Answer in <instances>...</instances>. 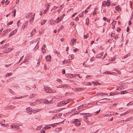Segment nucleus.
<instances>
[{"label": "nucleus", "mask_w": 133, "mask_h": 133, "mask_svg": "<svg viewBox=\"0 0 133 133\" xmlns=\"http://www.w3.org/2000/svg\"><path fill=\"white\" fill-rule=\"evenodd\" d=\"M72 123H74L75 125L77 126H78L81 124V122L78 119H75L72 121Z\"/></svg>", "instance_id": "nucleus-1"}, {"label": "nucleus", "mask_w": 133, "mask_h": 133, "mask_svg": "<svg viewBox=\"0 0 133 133\" xmlns=\"http://www.w3.org/2000/svg\"><path fill=\"white\" fill-rule=\"evenodd\" d=\"M50 88L49 87H45L44 88V90L46 91V93H51L52 92V91H51V90H50Z\"/></svg>", "instance_id": "nucleus-2"}, {"label": "nucleus", "mask_w": 133, "mask_h": 133, "mask_svg": "<svg viewBox=\"0 0 133 133\" xmlns=\"http://www.w3.org/2000/svg\"><path fill=\"white\" fill-rule=\"evenodd\" d=\"M26 112L30 114H31V112H32V110L31 108L29 107L26 108Z\"/></svg>", "instance_id": "nucleus-3"}, {"label": "nucleus", "mask_w": 133, "mask_h": 133, "mask_svg": "<svg viewBox=\"0 0 133 133\" xmlns=\"http://www.w3.org/2000/svg\"><path fill=\"white\" fill-rule=\"evenodd\" d=\"M119 94V92H118L117 91L112 92H111L110 93V96H114L116 95Z\"/></svg>", "instance_id": "nucleus-4"}, {"label": "nucleus", "mask_w": 133, "mask_h": 133, "mask_svg": "<svg viewBox=\"0 0 133 133\" xmlns=\"http://www.w3.org/2000/svg\"><path fill=\"white\" fill-rule=\"evenodd\" d=\"M104 52H102L99 54H97L96 56V57L97 58H99L101 57L103 54Z\"/></svg>", "instance_id": "nucleus-5"}, {"label": "nucleus", "mask_w": 133, "mask_h": 133, "mask_svg": "<svg viewBox=\"0 0 133 133\" xmlns=\"http://www.w3.org/2000/svg\"><path fill=\"white\" fill-rule=\"evenodd\" d=\"M16 30V29L15 30L12 31L11 33H10L9 36V37H10L14 35L17 32V30Z\"/></svg>", "instance_id": "nucleus-6"}, {"label": "nucleus", "mask_w": 133, "mask_h": 133, "mask_svg": "<svg viewBox=\"0 0 133 133\" xmlns=\"http://www.w3.org/2000/svg\"><path fill=\"white\" fill-rule=\"evenodd\" d=\"M28 21H26L25 22H24V23L23 24V26H22V27L23 28V29H24L25 27L26 26L28 25Z\"/></svg>", "instance_id": "nucleus-7"}, {"label": "nucleus", "mask_w": 133, "mask_h": 133, "mask_svg": "<svg viewBox=\"0 0 133 133\" xmlns=\"http://www.w3.org/2000/svg\"><path fill=\"white\" fill-rule=\"evenodd\" d=\"M97 95H100L101 96H102V95H108V94L99 92L97 93Z\"/></svg>", "instance_id": "nucleus-8"}, {"label": "nucleus", "mask_w": 133, "mask_h": 133, "mask_svg": "<svg viewBox=\"0 0 133 133\" xmlns=\"http://www.w3.org/2000/svg\"><path fill=\"white\" fill-rule=\"evenodd\" d=\"M16 78L15 77L10 78L9 79H8L7 81L10 82V81H12L14 79H15Z\"/></svg>", "instance_id": "nucleus-9"}, {"label": "nucleus", "mask_w": 133, "mask_h": 133, "mask_svg": "<svg viewBox=\"0 0 133 133\" xmlns=\"http://www.w3.org/2000/svg\"><path fill=\"white\" fill-rule=\"evenodd\" d=\"M65 16V14H63L61 16L59 17L60 18V20H59V21H57L56 23H58L63 18L64 16Z\"/></svg>", "instance_id": "nucleus-10"}, {"label": "nucleus", "mask_w": 133, "mask_h": 133, "mask_svg": "<svg viewBox=\"0 0 133 133\" xmlns=\"http://www.w3.org/2000/svg\"><path fill=\"white\" fill-rule=\"evenodd\" d=\"M45 58L47 61H49L51 57L50 56H48L46 57Z\"/></svg>", "instance_id": "nucleus-11"}, {"label": "nucleus", "mask_w": 133, "mask_h": 133, "mask_svg": "<svg viewBox=\"0 0 133 133\" xmlns=\"http://www.w3.org/2000/svg\"><path fill=\"white\" fill-rule=\"evenodd\" d=\"M20 20H19L17 22V25H18V26L19 25H20V26H21L22 25L23 26L22 23H20Z\"/></svg>", "instance_id": "nucleus-12"}, {"label": "nucleus", "mask_w": 133, "mask_h": 133, "mask_svg": "<svg viewBox=\"0 0 133 133\" xmlns=\"http://www.w3.org/2000/svg\"><path fill=\"white\" fill-rule=\"evenodd\" d=\"M50 5H48L46 9L45 10L44 13L45 14L46 13L47 11L48 10L49 8H50Z\"/></svg>", "instance_id": "nucleus-13"}, {"label": "nucleus", "mask_w": 133, "mask_h": 133, "mask_svg": "<svg viewBox=\"0 0 133 133\" xmlns=\"http://www.w3.org/2000/svg\"><path fill=\"white\" fill-rule=\"evenodd\" d=\"M12 74V73L11 72H10L9 73H7L6 74L5 76L6 77H7L8 76H9L11 75Z\"/></svg>", "instance_id": "nucleus-14"}, {"label": "nucleus", "mask_w": 133, "mask_h": 133, "mask_svg": "<svg viewBox=\"0 0 133 133\" xmlns=\"http://www.w3.org/2000/svg\"><path fill=\"white\" fill-rule=\"evenodd\" d=\"M17 126L15 125L12 124L11 128L13 129H14L16 128Z\"/></svg>", "instance_id": "nucleus-15"}, {"label": "nucleus", "mask_w": 133, "mask_h": 133, "mask_svg": "<svg viewBox=\"0 0 133 133\" xmlns=\"http://www.w3.org/2000/svg\"><path fill=\"white\" fill-rule=\"evenodd\" d=\"M59 104L61 105L63 104L64 105L66 104L65 102V101H63L61 102H60L59 103Z\"/></svg>", "instance_id": "nucleus-16"}, {"label": "nucleus", "mask_w": 133, "mask_h": 133, "mask_svg": "<svg viewBox=\"0 0 133 133\" xmlns=\"http://www.w3.org/2000/svg\"><path fill=\"white\" fill-rule=\"evenodd\" d=\"M35 97V95L34 94H32V95H30L29 96V98H33Z\"/></svg>", "instance_id": "nucleus-17"}, {"label": "nucleus", "mask_w": 133, "mask_h": 133, "mask_svg": "<svg viewBox=\"0 0 133 133\" xmlns=\"http://www.w3.org/2000/svg\"><path fill=\"white\" fill-rule=\"evenodd\" d=\"M106 4V5L107 6H110V1L108 0Z\"/></svg>", "instance_id": "nucleus-18"}, {"label": "nucleus", "mask_w": 133, "mask_h": 133, "mask_svg": "<svg viewBox=\"0 0 133 133\" xmlns=\"http://www.w3.org/2000/svg\"><path fill=\"white\" fill-rule=\"evenodd\" d=\"M46 20H42V21L41 22V24L42 25H43L46 22Z\"/></svg>", "instance_id": "nucleus-19"}, {"label": "nucleus", "mask_w": 133, "mask_h": 133, "mask_svg": "<svg viewBox=\"0 0 133 133\" xmlns=\"http://www.w3.org/2000/svg\"><path fill=\"white\" fill-rule=\"evenodd\" d=\"M16 9L14 10L12 12V13H13L14 14L12 15L13 16H15L16 15Z\"/></svg>", "instance_id": "nucleus-20"}, {"label": "nucleus", "mask_w": 133, "mask_h": 133, "mask_svg": "<svg viewBox=\"0 0 133 133\" xmlns=\"http://www.w3.org/2000/svg\"><path fill=\"white\" fill-rule=\"evenodd\" d=\"M76 39L73 38V39H72L71 40V42L72 43V44L73 45L74 44V42H75L76 41Z\"/></svg>", "instance_id": "nucleus-21"}, {"label": "nucleus", "mask_w": 133, "mask_h": 133, "mask_svg": "<svg viewBox=\"0 0 133 133\" xmlns=\"http://www.w3.org/2000/svg\"><path fill=\"white\" fill-rule=\"evenodd\" d=\"M86 23L88 25L89 24V18H87L86 19Z\"/></svg>", "instance_id": "nucleus-22"}, {"label": "nucleus", "mask_w": 133, "mask_h": 133, "mask_svg": "<svg viewBox=\"0 0 133 133\" xmlns=\"http://www.w3.org/2000/svg\"><path fill=\"white\" fill-rule=\"evenodd\" d=\"M119 8L120 7L119 5H117L116 6L115 9L117 11H118L119 10Z\"/></svg>", "instance_id": "nucleus-23"}, {"label": "nucleus", "mask_w": 133, "mask_h": 133, "mask_svg": "<svg viewBox=\"0 0 133 133\" xmlns=\"http://www.w3.org/2000/svg\"><path fill=\"white\" fill-rule=\"evenodd\" d=\"M120 92V93H119V94H124L127 93L126 91H121Z\"/></svg>", "instance_id": "nucleus-24"}, {"label": "nucleus", "mask_w": 133, "mask_h": 133, "mask_svg": "<svg viewBox=\"0 0 133 133\" xmlns=\"http://www.w3.org/2000/svg\"><path fill=\"white\" fill-rule=\"evenodd\" d=\"M58 124V123H54V124H51L50 125L52 126V127H55V126H56Z\"/></svg>", "instance_id": "nucleus-25"}, {"label": "nucleus", "mask_w": 133, "mask_h": 133, "mask_svg": "<svg viewBox=\"0 0 133 133\" xmlns=\"http://www.w3.org/2000/svg\"><path fill=\"white\" fill-rule=\"evenodd\" d=\"M113 72H111L109 71H107V72H105V73H106L108 74H110V75H112L113 74Z\"/></svg>", "instance_id": "nucleus-26"}, {"label": "nucleus", "mask_w": 133, "mask_h": 133, "mask_svg": "<svg viewBox=\"0 0 133 133\" xmlns=\"http://www.w3.org/2000/svg\"><path fill=\"white\" fill-rule=\"evenodd\" d=\"M11 49H5L4 51V52H8L9 51H10Z\"/></svg>", "instance_id": "nucleus-27"}, {"label": "nucleus", "mask_w": 133, "mask_h": 133, "mask_svg": "<svg viewBox=\"0 0 133 133\" xmlns=\"http://www.w3.org/2000/svg\"><path fill=\"white\" fill-rule=\"evenodd\" d=\"M106 1H104L102 3V6H103L104 7L106 5Z\"/></svg>", "instance_id": "nucleus-28"}, {"label": "nucleus", "mask_w": 133, "mask_h": 133, "mask_svg": "<svg viewBox=\"0 0 133 133\" xmlns=\"http://www.w3.org/2000/svg\"><path fill=\"white\" fill-rule=\"evenodd\" d=\"M71 101V99H68L66 100L65 101L66 104L67 103H69Z\"/></svg>", "instance_id": "nucleus-29"}, {"label": "nucleus", "mask_w": 133, "mask_h": 133, "mask_svg": "<svg viewBox=\"0 0 133 133\" xmlns=\"http://www.w3.org/2000/svg\"><path fill=\"white\" fill-rule=\"evenodd\" d=\"M58 115L57 114L54 116L52 118V119H54L56 118H58Z\"/></svg>", "instance_id": "nucleus-30"}, {"label": "nucleus", "mask_w": 133, "mask_h": 133, "mask_svg": "<svg viewBox=\"0 0 133 133\" xmlns=\"http://www.w3.org/2000/svg\"><path fill=\"white\" fill-rule=\"evenodd\" d=\"M44 102L45 103L47 104H49L50 103V102L47 99H45L44 101Z\"/></svg>", "instance_id": "nucleus-31"}, {"label": "nucleus", "mask_w": 133, "mask_h": 133, "mask_svg": "<svg viewBox=\"0 0 133 133\" xmlns=\"http://www.w3.org/2000/svg\"><path fill=\"white\" fill-rule=\"evenodd\" d=\"M115 71L117 72L120 75L121 74V72L119 70L117 69H116Z\"/></svg>", "instance_id": "nucleus-32"}, {"label": "nucleus", "mask_w": 133, "mask_h": 133, "mask_svg": "<svg viewBox=\"0 0 133 133\" xmlns=\"http://www.w3.org/2000/svg\"><path fill=\"white\" fill-rule=\"evenodd\" d=\"M1 125L2 126H6V127H7L8 126V125L7 124L6 125L5 124H1Z\"/></svg>", "instance_id": "nucleus-33"}, {"label": "nucleus", "mask_w": 133, "mask_h": 133, "mask_svg": "<svg viewBox=\"0 0 133 133\" xmlns=\"http://www.w3.org/2000/svg\"><path fill=\"white\" fill-rule=\"evenodd\" d=\"M95 58L94 57H92L90 59V61L91 62H92L94 61L95 60Z\"/></svg>", "instance_id": "nucleus-34"}, {"label": "nucleus", "mask_w": 133, "mask_h": 133, "mask_svg": "<svg viewBox=\"0 0 133 133\" xmlns=\"http://www.w3.org/2000/svg\"><path fill=\"white\" fill-rule=\"evenodd\" d=\"M36 103L35 102H34V103L31 102V103H30V105H32L34 106V105H36Z\"/></svg>", "instance_id": "nucleus-35"}, {"label": "nucleus", "mask_w": 133, "mask_h": 133, "mask_svg": "<svg viewBox=\"0 0 133 133\" xmlns=\"http://www.w3.org/2000/svg\"><path fill=\"white\" fill-rule=\"evenodd\" d=\"M39 110H34V109H33L32 110V112L34 113H35L36 112H37Z\"/></svg>", "instance_id": "nucleus-36"}, {"label": "nucleus", "mask_w": 133, "mask_h": 133, "mask_svg": "<svg viewBox=\"0 0 133 133\" xmlns=\"http://www.w3.org/2000/svg\"><path fill=\"white\" fill-rule=\"evenodd\" d=\"M54 53L55 54H57L58 55H58L59 54V52H58V51H55L54 52Z\"/></svg>", "instance_id": "nucleus-37"}, {"label": "nucleus", "mask_w": 133, "mask_h": 133, "mask_svg": "<svg viewBox=\"0 0 133 133\" xmlns=\"http://www.w3.org/2000/svg\"><path fill=\"white\" fill-rule=\"evenodd\" d=\"M13 22V21H10V22H9L7 24L8 25H11V24H12V23Z\"/></svg>", "instance_id": "nucleus-38"}, {"label": "nucleus", "mask_w": 133, "mask_h": 133, "mask_svg": "<svg viewBox=\"0 0 133 133\" xmlns=\"http://www.w3.org/2000/svg\"><path fill=\"white\" fill-rule=\"evenodd\" d=\"M111 37H114L115 36V34L114 33H112L111 34Z\"/></svg>", "instance_id": "nucleus-39"}, {"label": "nucleus", "mask_w": 133, "mask_h": 133, "mask_svg": "<svg viewBox=\"0 0 133 133\" xmlns=\"http://www.w3.org/2000/svg\"><path fill=\"white\" fill-rule=\"evenodd\" d=\"M88 35H84V38L85 39L87 38L88 37Z\"/></svg>", "instance_id": "nucleus-40"}, {"label": "nucleus", "mask_w": 133, "mask_h": 133, "mask_svg": "<svg viewBox=\"0 0 133 133\" xmlns=\"http://www.w3.org/2000/svg\"><path fill=\"white\" fill-rule=\"evenodd\" d=\"M129 55H128V54H127L125 56L123 57V58L125 59V58H126Z\"/></svg>", "instance_id": "nucleus-41"}, {"label": "nucleus", "mask_w": 133, "mask_h": 133, "mask_svg": "<svg viewBox=\"0 0 133 133\" xmlns=\"http://www.w3.org/2000/svg\"><path fill=\"white\" fill-rule=\"evenodd\" d=\"M66 86V85L65 84H63L61 85V87H64Z\"/></svg>", "instance_id": "nucleus-42"}, {"label": "nucleus", "mask_w": 133, "mask_h": 133, "mask_svg": "<svg viewBox=\"0 0 133 133\" xmlns=\"http://www.w3.org/2000/svg\"><path fill=\"white\" fill-rule=\"evenodd\" d=\"M9 2H8V1L7 0H6L5 2V5H7L8 3H9Z\"/></svg>", "instance_id": "nucleus-43"}, {"label": "nucleus", "mask_w": 133, "mask_h": 133, "mask_svg": "<svg viewBox=\"0 0 133 133\" xmlns=\"http://www.w3.org/2000/svg\"><path fill=\"white\" fill-rule=\"evenodd\" d=\"M46 52V50L44 49H42V53H45Z\"/></svg>", "instance_id": "nucleus-44"}, {"label": "nucleus", "mask_w": 133, "mask_h": 133, "mask_svg": "<svg viewBox=\"0 0 133 133\" xmlns=\"http://www.w3.org/2000/svg\"><path fill=\"white\" fill-rule=\"evenodd\" d=\"M57 115H58V117H61L62 115V114L61 113H60L59 114H57Z\"/></svg>", "instance_id": "nucleus-45"}, {"label": "nucleus", "mask_w": 133, "mask_h": 133, "mask_svg": "<svg viewBox=\"0 0 133 133\" xmlns=\"http://www.w3.org/2000/svg\"><path fill=\"white\" fill-rule=\"evenodd\" d=\"M56 81L59 82H62V81L61 80H60V79H57L56 80Z\"/></svg>", "instance_id": "nucleus-46"}, {"label": "nucleus", "mask_w": 133, "mask_h": 133, "mask_svg": "<svg viewBox=\"0 0 133 133\" xmlns=\"http://www.w3.org/2000/svg\"><path fill=\"white\" fill-rule=\"evenodd\" d=\"M35 32H36V30H35V29H34L32 30V32L31 33V34H32V33L33 32L34 33H35Z\"/></svg>", "instance_id": "nucleus-47"}, {"label": "nucleus", "mask_w": 133, "mask_h": 133, "mask_svg": "<svg viewBox=\"0 0 133 133\" xmlns=\"http://www.w3.org/2000/svg\"><path fill=\"white\" fill-rule=\"evenodd\" d=\"M84 119H85L87 120L88 118V117H87V115H85V116H84L83 117Z\"/></svg>", "instance_id": "nucleus-48"}, {"label": "nucleus", "mask_w": 133, "mask_h": 133, "mask_svg": "<svg viewBox=\"0 0 133 133\" xmlns=\"http://www.w3.org/2000/svg\"><path fill=\"white\" fill-rule=\"evenodd\" d=\"M92 83L93 84H94L95 85H97V82H95V81H93L92 82Z\"/></svg>", "instance_id": "nucleus-49"}, {"label": "nucleus", "mask_w": 133, "mask_h": 133, "mask_svg": "<svg viewBox=\"0 0 133 133\" xmlns=\"http://www.w3.org/2000/svg\"><path fill=\"white\" fill-rule=\"evenodd\" d=\"M86 115H87V117H88V116H90L91 115L90 113H87Z\"/></svg>", "instance_id": "nucleus-50"}, {"label": "nucleus", "mask_w": 133, "mask_h": 133, "mask_svg": "<svg viewBox=\"0 0 133 133\" xmlns=\"http://www.w3.org/2000/svg\"><path fill=\"white\" fill-rule=\"evenodd\" d=\"M121 30V29L119 28H117V32H119Z\"/></svg>", "instance_id": "nucleus-51"}, {"label": "nucleus", "mask_w": 133, "mask_h": 133, "mask_svg": "<svg viewBox=\"0 0 133 133\" xmlns=\"http://www.w3.org/2000/svg\"><path fill=\"white\" fill-rule=\"evenodd\" d=\"M70 75V74H66L65 76H66V77H69V76Z\"/></svg>", "instance_id": "nucleus-52"}, {"label": "nucleus", "mask_w": 133, "mask_h": 133, "mask_svg": "<svg viewBox=\"0 0 133 133\" xmlns=\"http://www.w3.org/2000/svg\"><path fill=\"white\" fill-rule=\"evenodd\" d=\"M19 126H20L21 127H22V125H17V130H18V129H19V128H18V127L19 128Z\"/></svg>", "instance_id": "nucleus-53"}, {"label": "nucleus", "mask_w": 133, "mask_h": 133, "mask_svg": "<svg viewBox=\"0 0 133 133\" xmlns=\"http://www.w3.org/2000/svg\"><path fill=\"white\" fill-rule=\"evenodd\" d=\"M77 13H74L72 15V16H71V17H74L77 14Z\"/></svg>", "instance_id": "nucleus-54"}, {"label": "nucleus", "mask_w": 133, "mask_h": 133, "mask_svg": "<svg viewBox=\"0 0 133 133\" xmlns=\"http://www.w3.org/2000/svg\"><path fill=\"white\" fill-rule=\"evenodd\" d=\"M115 61L114 58L113 59L112 58H111V59H109L110 61Z\"/></svg>", "instance_id": "nucleus-55"}, {"label": "nucleus", "mask_w": 133, "mask_h": 133, "mask_svg": "<svg viewBox=\"0 0 133 133\" xmlns=\"http://www.w3.org/2000/svg\"><path fill=\"white\" fill-rule=\"evenodd\" d=\"M9 92H10V93H12V94H14L13 93H14V92H13L12 91V90H10V89L9 90Z\"/></svg>", "instance_id": "nucleus-56"}, {"label": "nucleus", "mask_w": 133, "mask_h": 133, "mask_svg": "<svg viewBox=\"0 0 133 133\" xmlns=\"http://www.w3.org/2000/svg\"><path fill=\"white\" fill-rule=\"evenodd\" d=\"M128 113H129V111H127L125 112H124V115H125L127 114Z\"/></svg>", "instance_id": "nucleus-57"}, {"label": "nucleus", "mask_w": 133, "mask_h": 133, "mask_svg": "<svg viewBox=\"0 0 133 133\" xmlns=\"http://www.w3.org/2000/svg\"><path fill=\"white\" fill-rule=\"evenodd\" d=\"M79 113V112H78L77 111H75L74 113V115H75L76 114H78Z\"/></svg>", "instance_id": "nucleus-58"}, {"label": "nucleus", "mask_w": 133, "mask_h": 133, "mask_svg": "<svg viewBox=\"0 0 133 133\" xmlns=\"http://www.w3.org/2000/svg\"><path fill=\"white\" fill-rule=\"evenodd\" d=\"M81 88H78V89H77L76 90H77L78 91H79L80 90H81Z\"/></svg>", "instance_id": "nucleus-59"}, {"label": "nucleus", "mask_w": 133, "mask_h": 133, "mask_svg": "<svg viewBox=\"0 0 133 133\" xmlns=\"http://www.w3.org/2000/svg\"><path fill=\"white\" fill-rule=\"evenodd\" d=\"M130 118H127L125 121H127V122H128V121H130Z\"/></svg>", "instance_id": "nucleus-60"}, {"label": "nucleus", "mask_w": 133, "mask_h": 133, "mask_svg": "<svg viewBox=\"0 0 133 133\" xmlns=\"http://www.w3.org/2000/svg\"><path fill=\"white\" fill-rule=\"evenodd\" d=\"M62 73L64 74L65 73V70L64 69H63L62 71Z\"/></svg>", "instance_id": "nucleus-61"}, {"label": "nucleus", "mask_w": 133, "mask_h": 133, "mask_svg": "<svg viewBox=\"0 0 133 133\" xmlns=\"http://www.w3.org/2000/svg\"><path fill=\"white\" fill-rule=\"evenodd\" d=\"M78 19H79V18L78 17H76V19H75V20L77 21L78 20Z\"/></svg>", "instance_id": "nucleus-62"}, {"label": "nucleus", "mask_w": 133, "mask_h": 133, "mask_svg": "<svg viewBox=\"0 0 133 133\" xmlns=\"http://www.w3.org/2000/svg\"><path fill=\"white\" fill-rule=\"evenodd\" d=\"M118 38V36H116L115 37H114V39H117Z\"/></svg>", "instance_id": "nucleus-63"}, {"label": "nucleus", "mask_w": 133, "mask_h": 133, "mask_svg": "<svg viewBox=\"0 0 133 133\" xmlns=\"http://www.w3.org/2000/svg\"><path fill=\"white\" fill-rule=\"evenodd\" d=\"M45 131H42V130H41V133H45Z\"/></svg>", "instance_id": "nucleus-64"}]
</instances>
